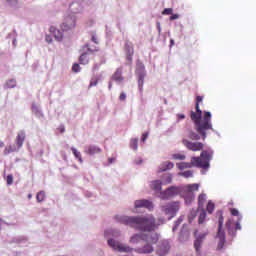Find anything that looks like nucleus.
<instances>
[{
    "label": "nucleus",
    "mask_w": 256,
    "mask_h": 256,
    "mask_svg": "<svg viewBox=\"0 0 256 256\" xmlns=\"http://www.w3.org/2000/svg\"><path fill=\"white\" fill-rule=\"evenodd\" d=\"M118 221L128 227L143 231L148 237H151V233H157V223L154 215L146 216H121Z\"/></svg>",
    "instance_id": "nucleus-1"
},
{
    "label": "nucleus",
    "mask_w": 256,
    "mask_h": 256,
    "mask_svg": "<svg viewBox=\"0 0 256 256\" xmlns=\"http://www.w3.org/2000/svg\"><path fill=\"white\" fill-rule=\"evenodd\" d=\"M203 101V96L196 97V112H190V119L195 124V129L201 135L203 141L207 139V131H213V124L211 123V112L201 111L199 103Z\"/></svg>",
    "instance_id": "nucleus-2"
},
{
    "label": "nucleus",
    "mask_w": 256,
    "mask_h": 256,
    "mask_svg": "<svg viewBox=\"0 0 256 256\" xmlns=\"http://www.w3.org/2000/svg\"><path fill=\"white\" fill-rule=\"evenodd\" d=\"M213 158V154L204 150L201 152L200 157H192L191 165L192 167H198L200 169H209V161Z\"/></svg>",
    "instance_id": "nucleus-3"
},
{
    "label": "nucleus",
    "mask_w": 256,
    "mask_h": 256,
    "mask_svg": "<svg viewBox=\"0 0 256 256\" xmlns=\"http://www.w3.org/2000/svg\"><path fill=\"white\" fill-rule=\"evenodd\" d=\"M139 241H145L146 243H157L159 241V234L157 233H151L150 237L147 235V233H141V234H134L130 238V243H139Z\"/></svg>",
    "instance_id": "nucleus-4"
},
{
    "label": "nucleus",
    "mask_w": 256,
    "mask_h": 256,
    "mask_svg": "<svg viewBox=\"0 0 256 256\" xmlns=\"http://www.w3.org/2000/svg\"><path fill=\"white\" fill-rule=\"evenodd\" d=\"M108 245L111 249H114V251H118L119 253H131V251H133V248L119 241H115L114 239H109Z\"/></svg>",
    "instance_id": "nucleus-5"
},
{
    "label": "nucleus",
    "mask_w": 256,
    "mask_h": 256,
    "mask_svg": "<svg viewBox=\"0 0 256 256\" xmlns=\"http://www.w3.org/2000/svg\"><path fill=\"white\" fill-rule=\"evenodd\" d=\"M179 193H181V188H179L177 186H171V187L167 188L165 191L160 192L159 197L163 201H167L169 199H173V197H177V195H179Z\"/></svg>",
    "instance_id": "nucleus-6"
},
{
    "label": "nucleus",
    "mask_w": 256,
    "mask_h": 256,
    "mask_svg": "<svg viewBox=\"0 0 256 256\" xmlns=\"http://www.w3.org/2000/svg\"><path fill=\"white\" fill-rule=\"evenodd\" d=\"M182 143L184 145V147H186V149H188V151H203L205 144H203V142H191L187 139H183Z\"/></svg>",
    "instance_id": "nucleus-7"
},
{
    "label": "nucleus",
    "mask_w": 256,
    "mask_h": 256,
    "mask_svg": "<svg viewBox=\"0 0 256 256\" xmlns=\"http://www.w3.org/2000/svg\"><path fill=\"white\" fill-rule=\"evenodd\" d=\"M162 211L165 215H171V217L177 214L179 211V202H171L165 206H162Z\"/></svg>",
    "instance_id": "nucleus-8"
},
{
    "label": "nucleus",
    "mask_w": 256,
    "mask_h": 256,
    "mask_svg": "<svg viewBox=\"0 0 256 256\" xmlns=\"http://www.w3.org/2000/svg\"><path fill=\"white\" fill-rule=\"evenodd\" d=\"M124 51L126 55V65H132L133 55H135V50L133 49V43L126 42L124 46Z\"/></svg>",
    "instance_id": "nucleus-9"
},
{
    "label": "nucleus",
    "mask_w": 256,
    "mask_h": 256,
    "mask_svg": "<svg viewBox=\"0 0 256 256\" xmlns=\"http://www.w3.org/2000/svg\"><path fill=\"white\" fill-rule=\"evenodd\" d=\"M76 21L77 19L75 16H67L60 26L62 31H71V29H75Z\"/></svg>",
    "instance_id": "nucleus-10"
},
{
    "label": "nucleus",
    "mask_w": 256,
    "mask_h": 256,
    "mask_svg": "<svg viewBox=\"0 0 256 256\" xmlns=\"http://www.w3.org/2000/svg\"><path fill=\"white\" fill-rule=\"evenodd\" d=\"M171 251V245L167 241H163L158 245V248L156 250V253L159 256H165Z\"/></svg>",
    "instance_id": "nucleus-11"
},
{
    "label": "nucleus",
    "mask_w": 256,
    "mask_h": 256,
    "mask_svg": "<svg viewBox=\"0 0 256 256\" xmlns=\"http://www.w3.org/2000/svg\"><path fill=\"white\" fill-rule=\"evenodd\" d=\"M134 205L136 209H140L144 207L145 209H148V211H153V208H154L153 202L146 199L136 200Z\"/></svg>",
    "instance_id": "nucleus-12"
},
{
    "label": "nucleus",
    "mask_w": 256,
    "mask_h": 256,
    "mask_svg": "<svg viewBox=\"0 0 256 256\" xmlns=\"http://www.w3.org/2000/svg\"><path fill=\"white\" fill-rule=\"evenodd\" d=\"M155 249L153 248V243L147 242L143 247L137 248L136 253H139L140 255H149L153 253Z\"/></svg>",
    "instance_id": "nucleus-13"
},
{
    "label": "nucleus",
    "mask_w": 256,
    "mask_h": 256,
    "mask_svg": "<svg viewBox=\"0 0 256 256\" xmlns=\"http://www.w3.org/2000/svg\"><path fill=\"white\" fill-rule=\"evenodd\" d=\"M216 239H218L217 251H221L225 247V231H218Z\"/></svg>",
    "instance_id": "nucleus-14"
},
{
    "label": "nucleus",
    "mask_w": 256,
    "mask_h": 256,
    "mask_svg": "<svg viewBox=\"0 0 256 256\" xmlns=\"http://www.w3.org/2000/svg\"><path fill=\"white\" fill-rule=\"evenodd\" d=\"M25 138H26L25 131L21 130L20 132L17 133L15 143L18 149H21V147H23V144L25 143Z\"/></svg>",
    "instance_id": "nucleus-15"
},
{
    "label": "nucleus",
    "mask_w": 256,
    "mask_h": 256,
    "mask_svg": "<svg viewBox=\"0 0 256 256\" xmlns=\"http://www.w3.org/2000/svg\"><path fill=\"white\" fill-rule=\"evenodd\" d=\"M207 237V232L200 235L195 241H194V249L196 253L201 254V244L203 243V240Z\"/></svg>",
    "instance_id": "nucleus-16"
},
{
    "label": "nucleus",
    "mask_w": 256,
    "mask_h": 256,
    "mask_svg": "<svg viewBox=\"0 0 256 256\" xmlns=\"http://www.w3.org/2000/svg\"><path fill=\"white\" fill-rule=\"evenodd\" d=\"M50 33L54 35L56 41H63V32L59 29H56L54 26H51L49 29Z\"/></svg>",
    "instance_id": "nucleus-17"
},
{
    "label": "nucleus",
    "mask_w": 256,
    "mask_h": 256,
    "mask_svg": "<svg viewBox=\"0 0 256 256\" xmlns=\"http://www.w3.org/2000/svg\"><path fill=\"white\" fill-rule=\"evenodd\" d=\"M85 153H87V155H97L98 153H101V148L95 145H89L86 148Z\"/></svg>",
    "instance_id": "nucleus-18"
},
{
    "label": "nucleus",
    "mask_w": 256,
    "mask_h": 256,
    "mask_svg": "<svg viewBox=\"0 0 256 256\" xmlns=\"http://www.w3.org/2000/svg\"><path fill=\"white\" fill-rule=\"evenodd\" d=\"M175 167V164L173 162H163L159 167V173H163V171H169L170 169H173Z\"/></svg>",
    "instance_id": "nucleus-19"
},
{
    "label": "nucleus",
    "mask_w": 256,
    "mask_h": 256,
    "mask_svg": "<svg viewBox=\"0 0 256 256\" xmlns=\"http://www.w3.org/2000/svg\"><path fill=\"white\" fill-rule=\"evenodd\" d=\"M161 181L160 180H154L152 182H150V189H152V191H155V193H161Z\"/></svg>",
    "instance_id": "nucleus-20"
},
{
    "label": "nucleus",
    "mask_w": 256,
    "mask_h": 256,
    "mask_svg": "<svg viewBox=\"0 0 256 256\" xmlns=\"http://www.w3.org/2000/svg\"><path fill=\"white\" fill-rule=\"evenodd\" d=\"M122 74H123V68H118V69L116 70V72L114 73V75L112 76V79H113L114 81H123V76H122Z\"/></svg>",
    "instance_id": "nucleus-21"
},
{
    "label": "nucleus",
    "mask_w": 256,
    "mask_h": 256,
    "mask_svg": "<svg viewBox=\"0 0 256 256\" xmlns=\"http://www.w3.org/2000/svg\"><path fill=\"white\" fill-rule=\"evenodd\" d=\"M82 9H83V7L81 6V4L79 2H73L70 5V11H72L73 13H79Z\"/></svg>",
    "instance_id": "nucleus-22"
},
{
    "label": "nucleus",
    "mask_w": 256,
    "mask_h": 256,
    "mask_svg": "<svg viewBox=\"0 0 256 256\" xmlns=\"http://www.w3.org/2000/svg\"><path fill=\"white\" fill-rule=\"evenodd\" d=\"M187 137L192 141H199V139H201V135H199L197 132H194L193 130L188 131Z\"/></svg>",
    "instance_id": "nucleus-23"
},
{
    "label": "nucleus",
    "mask_w": 256,
    "mask_h": 256,
    "mask_svg": "<svg viewBox=\"0 0 256 256\" xmlns=\"http://www.w3.org/2000/svg\"><path fill=\"white\" fill-rule=\"evenodd\" d=\"M186 191H188V193H193V191H199V184L194 183V184H187L185 186Z\"/></svg>",
    "instance_id": "nucleus-24"
},
{
    "label": "nucleus",
    "mask_w": 256,
    "mask_h": 256,
    "mask_svg": "<svg viewBox=\"0 0 256 256\" xmlns=\"http://www.w3.org/2000/svg\"><path fill=\"white\" fill-rule=\"evenodd\" d=\"M176 165L180 171H183L184 169H191V167H193L191 162H180L177 163Z\"/></svg>",
    "instance_id": "nucleus-25"
},
{
    "label": "nucleus",
    "mask_w": 256,
    "mask_h": 256,
    "mask_svg": "<svg viewBox=\"0 0 256 256\" xmlns=\"http://www.w3.org/2000/svg\"><path fill=\"white\" fill-rule=\"evenodd\" d=\"M79 61L81 65H87L89 63V56H87V53H82L79 57Z\"/></svg>",
    "instance_id": "nucleus-26"
},
{
    "label": "nucleus",
    "mask_w": 256,
    "mask_h": 256,
    "mask_svg": "<svg viewBox=\"0 0 256 256\" xmlns=\"http://www.w3.org/2000/svg\"><path fill=\"white\" fill-rule=\"evenodd\" d=\"M205 219H207V213L205 210H202L198 217L199 225H203V223H205Z\"/></svg>",
    "instance_id": "nucleus-27"
},
{
    "label": "nucleus",
    "mask_w": 256,
    "mask_h": 256,
    "mask_svg": "<svg viewBox=\"0 0 256 256\" xmlns=\"http://www.w3.org/2000/svg\"><path fill=\"white\" fill-rule=\"evenodd\" d=\"M205 201H207V194H204V193L200 194L198 196V205H199V207H203Z\"/></svg>",
    "instance_id": "nucleus-28"
},
{
    "label": "nucleus",
    "mask_w": 256,
    "mask_h": 256,
    "mask_svg": "<svg viewBox=\"0 0 256 256\" xmlns=\"http://www.w3.org/2000/svg\"><path fill=\"white\" fill-rule=\"evenodd\" d=\"M71 151L73 155L76 157L77 160H79L80 163H83V158L81 157V152L77 151L75 148H71Z\"/></svg>",
    "instance_id": "nucleus-29"
},
{
    "label": "nucleus",
    "mask_w": 256,
    "mask_h": 256,
    "mask_svg": "<svg viewBox=\"0 0 256 256\" xmlns=\"http://www.w3.org/2000/svg\"><path fill=\"white\" fill-rule=\"evenodd\" d=\"M145 81V74H140L138 77V86L140 91H143V83Z\"/></svg>",
    "instance_id": "nucleus-30"
},
{
    "label": "nucleus",
    "mask_w": 256,
    "mask_h": 256,
    "mask_svg": "<svg viewBox=\"0 0 256 256\" xmlns=\"http://www.w3.org/2000/svg\"><path fill=\"white\" fill-rule=\"evenodd\" d=\"M195 217H197V211L191 210L188 214L189 223H193V221L195 220Z\"/></svg>",
    "instance_id": "nucleus-31"
},
{
    "label": "nucleus",
    "mask_w": 256,
    "mask_h": 256,
    "mask_svg": "<svg viewBox=\"0 0 256 256\" xmlns=\"http://www.w3.org/2000/svg\"><path fill=\"white\" fill-rule=\"evenodd\" d=\"M36 199H37L38 203L45 201V191L38 192L36 195Z\"/></svg>",
    "instance_id": "nucleus-32"
},
{
    "label": "nucleus",
    "mask_w": 256,
    "mask_h": 256,
    "mask_svg": "<svg viewBox=\"0 0 256 256\" xmlns=\"http://www.w3.org/2000/svg\"><path fill=\"white\" fill-rule=\"evenodd\" d=\"M179 175L181 177H185V179H189V177H193V171L188 170V171L180 172Z\"/></svg>",
    "instance_id": "nucleus-33"
},
{
    "label": "nucleus",
    "mask_w": 256,
    "mask_h": 256,
    "mask_svg": "<svg viewBox=\"0 0 256 256\" xmlns=\"http://www.w3.org/2000/svg\"><path fill=\"white\" fill-rule=\"evenodd\" d=\"M206 210L208 213H213V211H215V203H213L212 201H209L206 207Z\"/></svg>",
    "instance_id": "nucleus-34"
},
{
    "label": "nucleus",
    "mask_w": 256,
    "mask_h": 256,
    "mask_svg": "<svg viewBox=\"0 0 256 256\" xmlns=\"http://www.w3.org/2000/svg\"><path fill=\"white\" fill-rule=\"evenodd\" d=\"M6 85L8 89H13L14 87L17 86V81H15L14 79L8 80Z\"/></svg>",
    "instance_id": "nucleus-35"
},
{
    "label": "nucleus",
    "mask_w": 256,
    "mask_h": 256,
    "mask_svg": "<svg viewBox=\"0 0 256 256\" xmlns=\"http://www.w3.org/2000/svg\"><path fill=\"white\" fill-rule=\"evenodd\" d=\"M223 214H220L219 218H218V231H224L223 230Z\"/></svg>",
    "instance_id": "nucleus-36"
},
{
    "label": "nucleus",
    "mask_w": 256,
    "mask_h": 256,
    "mask_svg": "<svg viewBox=\"0 0 256 256\" xmlns=\"http://www.w3.org/2000/svg\"><path fill=\"white\" fill-rule=\"evenodd\" d=\"M130 147L131 149H133L134 151H137L138 149V140L137 139H132L130 141Z\"/></svg>",
    "instance_id": "nucleus-37"
},
{
    "label": "nucleus",
    "mask_w": 256,
    "mask_h": 256,
    "mask_svg": "<svg viewBox=\"0 0 256 256\" xmlns=\"http://www.w3.org/2000/svg\"><path fill=\"white\" fill-rule=\"evenodd\" d=\"M185 158H186L185 154H174L173 155V159H176L178 161H184Z\"/></svg>",
    "instance_id": "nucleus-38"
},
{
    "label": "nucleus",
    "mask_w": 256,
    "mask_h": 256,
    "mask_svg": "<svg viewBox=\"0 0 256 256\" xmlns=\"http://www.w3.org/2000/svg\"><path fill=\"white\" fill-rule=\"evenodd\" d=\"M15 151V148L13 146H8L4 149V155H9V153H13Z\"/></svg>",
    "instance_id": "nucleus-39"
},
{
    "label": "nucleus",
    "mask_w": 256,
    "mask_h": 256,
    "mask_svg": "<svg viewBox=\"0 0 256 256\" xmlns=\"http://www.w3.org/2000/svg\"><path fill=\"white\" fill-rule=\"evenodd\" d=\"M72 71L73 73H79L81 71V66H79L77 63L73 64Z\"/></svg>",
    "instance_id": "nucleus-40"
},
{
    "label": "nucleus",
    "mask_w": 256,
    "mask_h": 256,
    "mask_svg": "<svg viewBox=\"0 0 256 256\" xmlns=\"http://www.w3.org/2000/svg\"><path fill=\"white\" fill-rule=\"evenodd\" d=\"M181 223H183V216L178 218V220L175 222V225L173 227V231H175V229H177L179 227V225H181Z\"/></svg>",
    "instance_id": "nucleus-41"
},
{
    "label": "nucleus",
    "mask_w": 256,
    "mask_h": 256,
    "mask_svg": "<svg viewBox=\"0 0 256 256\" xmlns=\"http://www.w3.org/2000/svg\"><path fill=\"white\" fill-rule=\"evenodd\" d=\"M162 15H173V8H166L162 11Z\"/></svg>",
    "instance_id": "nucleus-42"
},
{
    "label": "nucleus",
    "mask_w": 256,
    "mask_h": 256,
    "mask_svg": "<svg viewBox=\"0 0 256 256\" xmlns=\"http://www.w3.org/2000/svg\"><path fill=\"white\" fill-rule=\"evenodd\" d=\"M6 183H7V185H13V176L11 174H9L6 177Z\"/></svg>",
    "instance_id": "nucleus-43"
},
{
    "label": "nucleus",
    "mask_w": 256,
    "mask_h": 256,
    "mask_svg": "<svg viewBox=\"0 0 256 256\" xmlns=\"http://www.w3.org/2000/svg\"><path fill=\"white\" fill-rule=\"evenodd\" d=\"M230 213L233 217H239V210L235 208L230 209Z\"/></svg>",
    "instance_id": "nucleus-44"
},
{
    "label": "nucleus",
    "mask_w": 256,
    "mask_h": 256,
    "mask_svg": "<svg viewBox=\"0 0 256 256\" xmlns=\"http://www.w3.org/2000/svg\"><path fill=\"white\" fill-rule=\"evenodd\" d=\"M173 181V176L171 174H168L165 176V183H171Z\"/></svg>",
    "instance_id": "nucleus-45"
},
{
    "label": "nucleus",
    "mask_w": 256,
    "mask_h": 256,
    "mask_svg": "<svg viewBox=\"0 0 256 256\" xmlns=\"http://www.w3.org/2000/svg\"><path fill=\"white\" fill-rule=\"evenodd\" d=\"M147 137H149V132H145L144 134H142V138H141L142 143H145V141H147Z\"/></svg>",
    "instance_id": "nucleus-46"
},
{
    "label": "nucleus",
    "mask_w": 256,
    "mask_h": 256,
    "mask_svg": "<svg viewBox=\"0 0 256 256\" xmlns=\"http://www.w3.org/2000/svg\"><path fill=\"white\" fill-rule=\"evenodd\" d=\"M120 101H125V99H127V94H125V92H122L119 96Z\"/></svg>",
    "instance_id": "nucleus-47"
},
{
    "label": "nucleus",
    "mask_w": 256,
    "mask_h": 256,
    "mask_svg": "<svg viewBox=\"0 0 256 256\" xmlns=\"http://www.w3.org/2000/svg\"><path fill=\"white\" fill-rule=\"evenodd\" d=\"M179 18V14H172L171 16H170V21H175L176 19H178Z\"/></svg>",
    "instance_id": "nucleus-48"
},
{
    "label": "nucleus",
    "mask_w": 256,
    "mask_h": 256,
    "mask_svg": "<svg viewBox=\"0 0 256 256\" xmlns=\"http://www.w3.org/2000/svg\"><path fill=\"white\" fill-rule=\"evenodd\" d=\"M178 121H182V119H185V114H177Z\"/></svg>",
    "instance_id": "nucleus-49"
},
{
    "label": "nucleus",
    "mask_w": 256,
    "mask_h": 256,
    "mask_svg": "<svg viewBox=\"0 0 256 256\" xmlns=\"http://www.w3.org/2000/svg\"><path fill=\"white\" fill-rule=\"evenodd\" d=\"M46 41L47 43H53V38L49 35H46Z\"/></svg>",
    "instance_id": "nucleus-50"
},
{
    "label": "nucleus",
    "mask_w": 256,
    "mask_h": 256,
    "mask_svg": "<svg viewBox=\"0 0 256 256\" xmlns=\"http://www.w3.org/2000/svg\"><path fill=\"white\" fill-rule=\"evenodd\" d=\"M97 83H98V81H97V80L92 81V82H90L89 87H95V86H97Z\"/></svg>",
    "instance_id": "nucleus-51"
},
{
    "label": "nucleus",
    "mask_w": 256,
    "mask_h": 256,
    "mask_svg": "<svg viewBox=\"0 0 256 256\" xmlns=\"http://www.w3.org/2000/svg\"><path fill=\"white\" fill-rule=\"evenodd\" d=\"M10 5H17V0H7Z\"/></svg>",
    "instance_id": "nucleus-52"
},
{
    "label": "nucleus",
    "mask_w": 256,
    "mask_h": 256,
    "mask_svg": "<svg viewBox=\"0 0 256 256\" xmlns=\"http://www.w3.org/2000/svg\"><path fill=\"white\" fill-rule=\"evenodd\" d=\"M88 51H90V53H93V51H99V49L95 48V49H91L89 48V45H86Z\"/></svg>",
    "instance_id": "nucleus-53"
},
{
    "label": "nucleus",
    "mask_w": 256,
    "mask_h": 256,
    "mask_svg": "<svg viewBox=\"0 0 256 256\" xmlns=\"http://www.w3.org/2000/svg\"><path fill=\"white\" fill-rule=\"evenodd\" d=\"M236 231H241V224L236 222Z\"/></svg>",
    "instance_id": "nucleus-54"
},
{
    "label": "nucleus",
    "mask_w": 256,
    "mask_h": 256,
    "mask_svg": "<svg viewBox=\"0 0 256 256\" xmlns=\"http://www.w3.org/2000/svg\"><path fill=\"white\" fill-rule=\"evenodd\" d=\"M226 227H227V229H231V220H228L226 222Z\"/></svg>",
    "instance_id": "nucleus-55"
},
{
    "label": "nucleus",
    "mask_w": 256,
    "mask_h": 256,
    "mask_svg": "<svg viewBox=\"0 0 256 256\" xmlns=\"http://www.w3.org/2000/svg\"><path fill=\"white\" fill-rule=\"evenodd\" d=\"M92 41H93V43H99L98 41H97V38L95 37V36H92Z\"/></svg>",
    "instance_id": "nucleus-56"
},
{
    "label": "nucleus",
    "mask_w": 256,
    "mask_h": 256,
    "mask_svg": "<svg viewBox=\"0 0 256 256\" xmlns=\"http://www.w3.org/2000/svg\"><path fill=\"white\" fill-rule=\"evenodd\" d=\"M173 45H175V40L171 39L170 40V47H172Z\"/></svg>",
    "instance_id": "nucleus-57"
},
{
    "label": "nucleus",
    "mask_w": 256,
    "mask_h": 256,
    "mask_svg": "<svg viewBox=\"0 0 256 256\" xmlns=\"http://www.w3.org/2000/svg\"><path fill=\"white\" fill-rule=\"evenodd\" d=\"M3 147H5V142L0 141V148H3Z\"/></svg>",
    "instance_id": "nucleus-58"
},
{
    "label": "nucleus",
    "mask_w": 256,
    "mask_h": 256,
    "mask_svg": "<svg viewBox=\"0 0 256 256\" xmlns=\"http://www.w3.org/2000/svg\"><path fill=\"white\" fill-rule=\"evenodd\" d=\"M113 87V84L109 82L108 89H111Z\"/></svg>",
    "instance_id": "nucleus-59"
},
{
    "label": "nucleus",
    "mask_w": 256,
    "mask_h": 256,
    "mask_svg": "<svg viewBox=\"0 0 256 256\" xmlns=\"http://www.w3.org/2000/svg\"><path fill=\"white\" fill-rule=\"evenodd\" d=\"M64 132H65V128H62V129H61V133H64Z\"/></svg>",
    "instance_id": "nucleus-60"
},
{
    "label": "nucleus",
    "mask_w": 256,
    "mask_h": 256,
    "mask_svg": "<svg viewBox=\"0 0 256 256\" xmlns=\"http://www.w3.org/2000/svg\"><path fill=\"white\" fill-rule=\"evenodd\" d=\"M94 71L97 70V65L93 67Z\"/></svg>",
    "instance_id": "nucleus-61"
},
{
    "label": "nucleus",
    "mask_w": 256,
    "mask_h": 256,
    "mask_svg": "<svg viewBox=\"0 0 256 256\" xmlns=\"http://www.w3.org/2000/svg\"><path fill=\"white\" fill-rule=\"evenodd\" d=\"M29 199H31V194L28 195Z\"/></svg>",
    "instance_id": "nucleus-62"
}]
</instances>
